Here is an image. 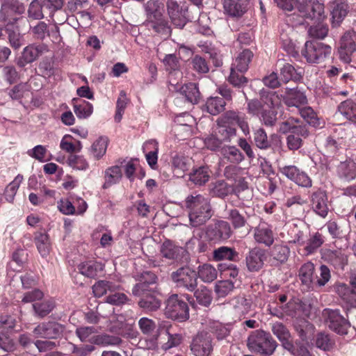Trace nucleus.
Wrapping results in <instances>:
<instances>
[{
    "label": "nucleus",
    "mask_w": 356,
    "mask_h": 356,
    "mask_svg": "<svg viewBox=\"0 0 356 356\" xmlns=\"http://www.w3.org/2000/svg\"><path fill=\"white\" fill-rule=\"evenodd\" d=\"M185 206L189 210V220L194 227L205 224L213 216L209 199L200 194H191L185 200Z\"/></svg>",
    "instance_id": "f257e3e1"
},
{
    "label": "nucleus",
    "mask_w": 356,
    "mask_h": 356,
    "mask_svg": "<svg viewBox=\"0 0 356 356\" xmlns=\"http://www.w3.org/2000/svg\"><path fill=\"white\" fill-rule=\"evenodd\" d=\"M247 346L252 353L270 356L275 352L277 343L269 332L256 330L248 336Z\"/></svg>",
    "instance_id": "f03ea898"
},
{
    "label": "nucleus",
    "mask_w": 356,
    "mask_h": 356,
    "mask_svg": "<svg viewBox=\"0 0 356 356\" xmlns=\"http://www.w3.org/2000/svg\"><path fill=\"white\" fill-rule=\"evenodd\" d=\"M142 284H136L132 289V294L140 298L138 305L147 312L157 311L161 305V300L157 297L156 289H147Z\"/></svg>",
    "instance_id": "7ed1b4c3"
},
{
    "label": "nucleus",
    "mask_w": 356,
    "mask_h": 356,
    "mask_svg": "<svg viewBox=\"0 0 356 356\" xmlns=\"http://www.w3.org/2000/svg\"><path fill=\"white\" fill-rule=\"evenodd\" d=\"M175 286L193 292L197 287V275L195 270L188 266H181L170 274Z\"/></svg>",
    "instance_id": "20e7f679"
},
{
    "label": "nucleus",
    "mask_w": 356,
    "mask_h": 356,
    "mask_svg": "<svg viewBox=\"0 0 356 356\" xmlns=\"http://www.w3.org/2000/svg\"><path fill=\"white\" fill-rule=\"evenodd\" d=\"M165 315L180 322L189 318V307L178 294L171 295L165 301Z\"/></svg>",
    "instance_id": "39448f33"
},
{
    "label": "nucleus",
    "mask_w": 356,
    "mask_h": 356,
    "mask_svg": "<svg viewBox=\"0 0 356 356\" xmlns=\"http://www.w3.org/2000/svg\"><path fill=\"white\" fill-rule=\"evenodd\" d=\"M331 53L332 47L330 45L316 40L307 41L302 51V55L311 63L323 62Z\"/></svg>",
    "instance_id": "423d86ee"
},
{
    "label": "nucleus",
    "mask_w": 356,
    "mask_h": 356,
    "mask_svg": "<svg viewBox=\"0 0 356 356\" xmlns=\"http://www.w3.org/2000/svg\"><path fill=\"white\" fill-rule=\"evenodd\" d=\"M214 341L211 334L207 331L198 332L190 342V351L194 356H209L213 350Z\"/></svg>",
    "instance_id": "0eeeda50"
},
{
    "label": "nucleus",
    "mask_w": 356,
    "mask_h": 356,
    "mask_svg": "<svg viewBox=\"0 0 356 356\" xmlns=\"http://www.w3.org/2000/svg\"><path fill=\"white\" fill-rule=\"evenodd\" d=\"M297 9L305 19L321 22L325 18L324 4L317 0H300Z\"/></svg>",
    "instance_id": "6e6552de"
},
{
    "label": "nucleus",
    "mask_w": 356,
    "mask_h": 356,
    "mask_svg": "<svg viewBox=\"0 0 356 356\" xmlns=\"http://www.w3.org/2000/svg\"><path fill=\"white\" fill-rule=\"evenodd\" d=\"M323 315L330 329L340 335L347 334L350 323L338 309H325Z\"/></svg>",
    "instance_id": "1a4fd4ad"
},
{
    "label": "nucleus",
    "mask_w": 356,
    "mask_h": 356,
    "mask_svg": "<svg viewBox=\"0 0 356 356\" xmlns=\"http://www.w3.org/2000/svg\"><path fill=\"white\" fill-rule=\"evenodd\" d=\"M166 7L171 23L176 28L183 29L188 21V6L186 3H178V2L175 0H168Z\"/></svg>",
    "instance_id": "9d476101"
},
{
    "label": "nucleus",
    "mask_w": 356,
    "mask_h": 356,
    "mask_svg": "<svg viewBox=\"0 0 356 356\" xmlns=\"http://www.w3.org/2000/svg\"><path fill=\"white\" fill-rule=\"evenodd\" d=\"M64 326L55 321L43 322L38 325L33 333L38 337L54 339L62 336Z\"/></svg>",
    "instance_id": "9b49d317"
},
{
    "label": "nucleus",
    "mask_w": 356,
    "mask_h": 356,
    "mask_svg": "<svg viewBox=\"0 0 356 356\" xmlns=\"http://www.w3.org/2000/svg\"><path fill=\"white\" fill-rule=\"evenodd\" d=\"M48 51V47L45 44H30L23 49L22 56L17 60V64L19 67H24L27 64L37 60L40 56Z\"/></svg>",
    "instance_id": "f8f14e48"
},
{
    "label": "nucleus",
    "mask_w": 356,
    "mask_h": 356,
    "mask_svg": "<svg viewBox=\"0 0 356 356\" xmlns=\"http://www.w3.org/2000/svg\"><path fill=\"white\" fill-rule=\"evenodd\" d=\"M266 251L259 247L249 250L245 257V264L249 272H258L261 270L266 260Z\"/></svg>",
    "instance_id": "ddd939ff"
},
{
    "label": "nucleus",
    "mask_w": 356,
    "mask_h": 356,
    "mask_svg": "<svg viewBox=\"0 0 356 356\" xmlns=\"http://www.w3.org/2000/svg\"><path fill=\"white\" fill-rule=\"evenodd\" d=\"M217 123H221L228 126L237 124L245 135L250 134V129L245 114L238 111H226L218 119Z\"/></svg>",
    "instance_id": "4468645a"
},
{
    "label": "nucleus",
    "mask_w": 356,
    "mask_h": 356,
    "mask_svg": "<svg viewBox=\"0 0 356 356\" xmlns=\"http://www.w3.org/2000/svg\"><path fill=\"white\" fill-rule=\"evenodd\" d=\"M254 239L256 243L265 247L271 246L275 241V234L271 225L260 223L254 229Z\"/></svg>",
    "instance_id": "2eb2a0df"
},
{
    "label": "nucleus",
    "mask_w": 356,
    "mask_h": 356,
    "mask_svg": "<svg viewBox=\"0 0 356 356\" xmlns=\"http://www.w3.org/2000/svg\"><path fill=\"white\" fill-rule=\"evenodd\" d=\"M354 36L353 33L347 32L341 39L340 47L339 48V58L341 60L347 63L350 62L351 55L356 50Z\"/></svg>",
    "instance_id": "dca6fc26"
},
{
    "label": "nucleus",
    "mask_w": 356,
    "mask_h": 356,
    "mask_svg": "<svg viewBox=\"0 0 356 356\" xmlns=\"http://www.w3.org/2000/svg\"><path fill=\"white\" fill-rule=\"evenodd\" d=\"M311 202L314 211L318 216L325 218L328 213L327 197L322 190H317L311 195Z\"/></svg>",
    "instance_id": "f3484780"
},
{
    "label": "nucleus",
    "mask_w": 356,
    "mask_h": 356,
    "mask_svg": "<svg viewBox=\"0 0 356 356\" xmlns=\"http://www.w3.org/2000/svg\"><path fill=\"white\" fill-rule=\"evenodd\" d=\"M145 25L149 30H152L164 39L168 38L171 35V27L163 15L156 17L155 19L146 20Z\"/></svg>",
    "instance_id": "a211bd4d"
},
{
    "label": "nucleus",
    "mask_w": 356,
    "mask_h": 356,
    "mask_svg": "<svg viewBox=\"0 0 356 356\" xmlns=\"http://www.w3.org/2000/svg\"><path fill=\"white\" fill-rule=\"evenodd\" d=\"M225 13L232 17H242L248 10V3L244 0H224Z\"/></svg>",
    "instance_id": "6ab92c4d"
},
{
    "label": "nucleus",
    "mask_w": 356,
    "mask_h": 356,
    "mask_svg": "<svg viewBox=\"0 0 356 356\" xmlns=\"http://www.w3.org/2000/svg\"><path fill=\"white\" fill-rule=\"evenodd\" d=\"M284 102L289 107L301 108L302 106L307 103L306 95L299 90L295 88H286Z\"/></svg>",
    "instance_id": "aec40b11"
},
{
    "label": "nucleus",
    "mask_w": 356,
    "mask_h": 356,
    "mask_svg": "<svg viewBox=\"0 0 356 356\" xmlns=\"http://www.w3.org/2000/svg\"><path fill=\"white\" fill-rule=\"evenodd\" d=\"M331 8L332 26H338L348 13V5L343 0H334L331 4Z\"/></svg>",
    "instance_id": "412c9836"
},
{
    "label": "nucleus",
    "mask_w": 356,
    "mask_h": 356,
    "mask_svg": "<svg viewBox=\"0 0 356 356\" xmlns=\"http://www.w3.org/2000/svg\"><path fill=\"white\" fill-rule=\"evenodd\" d=\"M232 234L231 225L227 221L219 220L215 224L209 234L212 239L225 241L229 238Z\"/></svg>",
    "instance_id": "4be33fe9"
},
{
    "label": "nucleus",
    "mask_w": 356,
    "mask_h": 356,
    "mask_svg": "<svg viewBox=\"0 0 356 356\" xmlns=\"http://www.w3.org/2000/svg\"><path fill=\"white\" fill-rule=\"evenodd\" d=\"M351 288L346 284L337 286V293L341 298L352 307H356V276L350 280Z\"/></svg>",
    "instance_id": "5701e85b"
},
{
    "label": "nucleus",
    "mask_w": 356,
    "mask_h": 356,
    "mask_svg": "<svg viewBox=\"0 0 356 356\" xmlns=\"http://www.w3.org/2000/svg\"><path fill=\"white\" fill-rule=\"evenodd\" d=\"M337 173L341 179L346 181L353 180L356 177V158L341 162L337 166Z\"/></svg>",
    "instance_id": "b1692460"
},
{
    "label": "nucleus",
    "mask_w": 356,
    "mask_h": 356,
    "mask_svg": "<svg viewBox=\"0 0 356 356\" xmlns=\"http://www.w3.org/2000/svg\"><path fill=\"white\" fill-rule=\"evenodd\" d=\"M233 185H229L224 180H218L209 185V193L213 197L225 198L233 193Z\"/></svg>",
    "instance_id": "393cba45"
},
{
    "label": "nucleus",
    "mask_w": 356,
    "mask_h": 356,
    "mask_svg": "<svg viewBox=\"0 0 356 356\" xmlns=\"http://www.w3.org/2000/svg\"><path fill=\"white\" fill-rule=\"evenodd\" d=\"M172 163L175 175L177 177H182L184 173L191 167L193 160L184 155H176L173 157Z\"/></svg>",
    "instance_id": "a878e982"
},
{
    "label": "nucleus",
    "mask_w": 356,
    "mask_h": 356,
    "mask_svg": "<svg viewBox=\"0 0 356 356\" xmlns=\"http://www.w3.org/2000/svg\"><path fill=\"white\" fill-rule=\"evenodd\" d=\"M253 57V53L249 49H244L236 58L232 63L231 68L237 70L241 73H244L248 69L249 64Z\"/></svg>",
    "instance_id": "bb28decb"
},
{
    "label": "nucleus",
    "mask_w": 356,
    "mask_h": 356,
    "mask_svg": "<svg viewBox=\"0 0 356 356\" xmlns=\"http://www.w3.org/2000/svg\"><path fill=\"white\" fill-rule=\"evenodd\" d=\"M227 219L230 222L234 229H238L248 225L249 216L241 213L236 209H231L227 211Z\"/></svg>",
    "instance_id": "cd10ccee"
},
{
    "label": "nucleus",
    "mask_w": 356,
    "mask_h": 356,
    "mask_svg": "<svg viewBox=\"0 0 356 356\" xmlns=\"http://www.w3.org/2000/svg\"><path fill=\"white\" fill-rule=\"evenodd\" d=\"M338 111L350 122L356 124V102L348 99L338 106Z\"/></svg>",
    "instance_id": "c85d7f7f"
},
{
    "label": "nucleus",
    "mask_w": 356,
    "mask_h": 356,
    "mask_svg": "<svg viewBox=\"0 0 356 356\" xmlns=\"http://www.w3.org/2000/svg\"><path fill=\"white\" fill-rule=\"evenodd\" d=\"M143 149L145 152V157L148 164L151 168H154L158 160V143L155 140H148L144 143Z\"/></svg>",
    "instance_id": "c756f323"
},
{
    "label": "nucleus",
    "mask_w": 356,
    "mask_h": 356,
    "mask_svg": "<svg viewBox=\"0 0 356 356\" xmlns=\"http://www.w3.org/2000/svg\"><path fill=\"white\" fill-rule=\"evenodd\" d=\"M78 268L82 275L93 278L97 276L98 272L103 270L104 266L99 262L87 261L80 264Z\"/></svg>",
    "instance_id": "7c9ffc66"
},
{
    "label": "nucleus",
    "mask_w": 356,
    "mask_h": 356,
    "mask_svg": "<svg viewBox=\"0 0 356 356\" xmlns=\"http://www.w3.org/2000/svg\"><path fill=\"white\" fill-rule=\"evenodd\" d=\"M325 260L335 268L343 269L347 264V257L340 250H330L325 254Z\"/></svg>",
    "instance_id": "2f4dec72"
},
{
    "label": "nucleus",
    "mask_w": 356,
    "mask_h": 356,
    "mask_svg": "<svg viewBox=\"0 0 356 356\" xmlns=\"http://www.w3.org/2000/svg\"><path fill=\"white\" fill-rule=\"evenodd\" d=\"M91 341L92 344L101 346H120L122 343L120 337L108 334L93 335L91 337Z\"/></svg>",
    "instance_id": "473e14b6"
},
{
    "label": "nucleus",
    "mask_w": 356,
    "mask_h": 356,
    "mask_svg": "<svg viewBox=\"0 0 356 356\" xmlns=\"http://www.w3.org/2000/svg\"><path fill=\"white\" fill-rule=\"evenodd\" d=\"M180 94L186 100L192 104H197L200 99V93L197 86L195 83H188L180 88Z\"/></svg>",
    "instance_id": "72a5a7b5"
},
{
    "label": "nucleus",
    "mask_w": 356,
    "mask_h": 356,
    "mask_svg": "<svg viewBox=\"0 0 356 356\" xmlns=\"http://www.w3.org/2000/svg\"><path fill=\"white\" fill-rule=\"evenodd\" d=\"M185 250L179 246L175 245L171 241L165 240L161 247L162 256L168 259H176L181 252Z\"/></svg>",
    "instance_id": "f704fd0d"
},
{
    "label": "nucleus",
    "mask_w": 356,
    "mask_h": 356,
    "mask_svg": "<svg viewBox=\"0 0 356 356\" xmlns=\"http://www.w3.org/2000/svg\"><path fill=\"white\" fill-rule=\"evenodd\" d=\"M122 176V171L118 165L107 168L104 173L105 182L102 186L103 188L106 189L112 185L117 184L121 179Z\"/></svg>",
    "instance_id": "c9c22d12"
},
{
    "label": "nucleus",
    "mask_w": 356,
    "mask_h": 356,
    "mask_svg": "<svg viewBox=\"0 0 356 356\" xmlns=\"http://www.w3.org/2000/svg\"><path fill=\"white\" fill-rule=\"evenodd\" d=\"M189 179L195 185L205 184L210 178V171L207 166H200L190 173Z\"/></svg>",
    "instance_id": "e433bc0d"
},
{
    "label": "nucleus",
    "mask_w": 356,
    "mask_h": 356,
    "mask_svg": "<svg viewBox=\"0 0 356 356\" xmlns=\"http://www.w3.org/2000/svg\"><path fill=\"white\" fill-rule=\"evenodd\" d=\"M220 153L225 159L234 163H239L244 160L243 154L235 146L223 145L220 149Z\"/></svg>",
    "instance_id": "4c0bfd02"
},
{
    "label": "nucleus",
    "mask_w": 356,
    "mask_h": 356,
    "mask_svg": "<svg viewBox=\"0 0 356 356\" xmlns=\"http://www.w3.org/2000/svg\"><path fill=\"white\" fill-rule=\"evenodd\" d=\"M290 249L284 244L275 245L270 251V255L278 264L285 263L289 257Z\"/></svg>",
    "instance_id": "58836bf2"
},
{
    "label": "nucleus",
    "mask_w": 356,
    "mask_h": 356,
    "mask_svg": "<svg viewBox=\"0 0 356 356\" xmlns=\"http://www.w3.org/2000/svg\"><path fill=\"white\" fill-rule=\"evenodd\" d=\"M147 19L152 20L163 15V6L158 0H149L145 5Z\"/></svg>",
    "instance_id": "ea45409f"
},
{
    "label": "nucleus",
    "mask_w": 356,
    "mask_h": 356,
    "mask_svg": "<svg viewBox=\"0 0 356 356\" xmlns=\"http://www.w3.org/2000/svg\"><path fill=\"white\" fill-rule=\"evenodd\" d=\"M35 243L37 249L43 257H47L51 250V242L49 235L45 233H38L35 236Z\"/></svg>",
    "instance_id": "a19ab883"
},
{
    "label": "nucleus",
    "mask_w": 356,
    "mask_h": 356,
    "mask_svg": "<svg viewBox=\"0 0 356 356\" xmlns=\"http://www.w3.org/2000/svg\"><path fill=\"white\" fill-rule=\"evenodd\" d=\"M314 270V265L310 261L304 264L299 270L298 276L300 280L308 288L311 286L313 282Z\"/></svg>",
    "instance_id": "79ce46f5"
},
{
    "label": "nucleus",
    "mask_w": 356,
    "mask_h": 356,
    "mask_svg": "<svg viewBox=\"0 0 356 356\" xmlns=\"http://www.w3.org/2000/svg\"><path fill=\"white\" fill-rule=\"evenodd\" d=\"M281 81L283 83H288L291 80L298 81L302 78L301 72L291 64L284 63L280 68Z\"/></svg>",
    "instance_id": "37998d69"
},
{
    "label": "nucleus",
    "mask_w": 356,
    "mask_h": 356,
    "mask_svg": "<svg viewBox=\"0 0 356 356\" xmlns=\"http://www.w3.org/2000/svg\"><path fill=\"white\" fill-rule=\"evenodd\" d=\"M260 100L264 104V108L274 109L280 102L276 92L268 91L264 89L259 92Z\"/></svg>",
    "instance_id": "c03bdc74"
},
{
    "label": "nucleus",
    "mask_w": 356,
    "mask_h": 356,
    "mask_svg": "<svg viewBox=\"0 0 356 356\" xmlns=\"http://www.w3.org/2000/svg\"><path fill=\"white\" fill-rule=\"evenodd\" d=\"M225 102L218 97H211L207 99L204 107L207 112L213 115H216L225 110Z\"/></svg>",
    "instance_id": "a18cd8bd"
},
{
    "label": "nucleus",
    "mask_w": 356,
    "mask_h": 356,
    "mask_svg": "<svg viewBox=\"0 0 356 356\" xmlns=\"http://www.w3.org/2000/svg\"><path fill=\"white\" fill-rule=\"evenodd\" d=\"M197 275L204 282H211L217 278L218 271L212 265L205 264L198 267Z\"/></svg>",
    "instance_id": "49530a36"
},
{
    "label": "nucleus",
    "mask_w": 356,
    "mask_h": 356,
    "mask_svg": "<svg viewBox=\"0 0 356 356\" xmlns=\"http://www.w3.org/2000/svg\"><path fill=\"white\" fill-rule=\"evenodd\" d=\"M238 256V253L234 248L227 246H221L215 249L213 252V258L215 261H221L227 259L229 261H234L235 257Z\"/></svg>",
    "instance_id": "de8ad7c7"
},
{
    "label": "nucleus",
    "mask_w": 356,
    "mask_h": 356,
    "mask_svg": "<svg viewBox=\"0 0 356 356\" xmlns=\"http://www.w3.org/2000/svg\"><path fill=\"white\" fill-rule=\"evenodd\" d=\"M215 133L223 143L230 142L236 136V130L232 126L218 123V127Z\"/></svg>",
    "instance_id": "09e8293b"
},
{
    "label": "nucleus",
    "mask_w": 356,
    "mask_h": 356,
    "mask_svg": "<svg viewBox=\"0 0 356 356\" xmlns=\"http://www.w3.org/2000/svg\"><path fill=\"white\" fill-rule=\"evenodd\" d=\"M193 292H194V297L200 305L204 307L210 305L212 301V293L207 287L200 286L199 288H196Z\"/></svg>",
    "instance_id": "8fccbe9b"
},
{
    "label": "nucleus",
    "mask_w": 356,
    "mask_h": 356,
    "mask_svg": "<svg viewBox=\"0 0 356 356\" xmlns=\"http://www.w3.org/2000/svg\"><path fill=\"white\" fill-rule=\"evenodd\" d=\"M251 305V302L244 297H237L233 300L235 313L240 317H245L250 312Z\"/></svg>",
    "instance_id": "3c124183"
},
{
    "label": "nucleus",
    "mask_w": 356,
    "mask_h": 356,
    "mask_svg": "<svg viewBox=\"0 0 356 356\" xmlns=\"http://www.w3.org/2000/svg\"><path fill=\"white\" fill-rule=\"evenodd\" d=\"M118 287L117 285L111 282L100 280L93 285L92 291L95 296L102 297L106 293L107 291H114Z\"/></svg>",
    "instance_id": "603ef678"
},
{
    "label": "nucleus",
    "mask_w": 356,
    "mask_h": 356,
    "mask_svg": "<svg viewBox=\"0 0 356 356\" xmlns=\"http://www.w3.org/2000/svg\"><path fill=\"white\" fill-rule=\"evenodd\" d=\"M107 145V138L104 137H100L93 143L90 148V153L95 159L98 160L105 154Z\"/></svg>",
    "instance_id": "864d4df0"
},
{
    "label": "nucleus",
    "mask_w": 356,
    "mask_h": 356,
    "mask_svg": "<svg viewBox=\"0 0 356 356\" xmlns=\"http://www.w3.org/2000/svg\"><path fill=\"white\" fill-rule=\"evenodd\" d=\"M55 305L52 300H45L33 304V309L35 315L40 318L47 316L54 308Z\"/></svg>",
    "instance_id": "5fc2aeb1"
},
{
    "label": "nucleus",
    "mask_w": 356,
    "mask_h": 356,
    "mask_svg": "<svg viewBox=\"0 0 356 356\" xmlns=\"http://www.w3.org/2000/svg\"><path fill=\"white\" fill-rule=\"evenodd\" d=\"M23 180V176L18 175L15 177L14 180L10 182L5 189L4 195L5 198L8 202H13L16 193L19 187L20 184Z\"/></svg>",
    "instance_id": "6e6d98bb"
},
{
    "label": "nucleus",
    "mask_w": 356,
    "mask_h": 356,
    "mask_svg": "<svg viewBox=\"0 0 356 356\" xmlns=\"http://www.w3.org/2000/svg\"><path fill=\"white\" fill-rule=\"evenodd\" d=\"M277 111L272 108H264L258 116L261 122L266 127H273L277 122Z\"/></svg>",
    "instance_id": "4d7b16f0"
},
{
    "label": "nucleus",
    "mask_w": 356,
    "mask_h": 356,
    "mask_svg": "<svg viewBox=\"0 0 356 356\" xmlns=\"http://www.w3.org/2000/svg\"><path fill=\"white\" fill-rule=\"evenodd\" d=\"M254 142L257 147L261 149H266L270 146L268 140L267 134L263 128H259L254 131L253 134Z\"/></svg>",
    "instance_id": "13d9d810"
},
{
    "label": "nucleus",
    "mask_w": 356,
    "mask_h": 356,
    "mask_svg": "<svg viewBox=\"0 0 356 356\" xmlns=\"http://www.w3.org/2000/svg\"><path fill=\"white\" fill-rule=\"evenodd\" d=\"M299 113L306 122L313 127H318L320 125L319 119L311 107H304L300 108Z\"/></svg>",
    "instance_id": "bf43d9fd"
},
{
    "label": "nucleus",
    "mask_w": 356,
    "mask_h": 356,
    "mask_svg": "<svg viewBox=\"0 0 356 356\" xmlns=\"http://www.w3.org/2000/svg\"><path fill=\"white\" fill-rule=\"evenodd\" d=\"M243 94L246 96L245 93ZM245 98L247 101V113L252 116L258 117L264 108V104L260 99L256 98L251 99H248L247 97Z\"/></svg>",
    "instance_id": "052dcab7"
},
{
    "label": "nucleus",
    "mask_w": 356,
    "mask_h": 356,
    "mask_svg": "<svg viewBox=\"0 0 356 356\" xmlns=\"http://www.w3.org/2000/svg\"><path fill=\"white\" fill-rule=\"evenodd\" d=\"M43 1L40 3L38 0H33L28 8V17L33 19H41L44 18L42 13Z\"/></svg>",
    "instance_id": "680f3d73"
},
{
    "label": "nucleus",
    "mask_w": 356,
    "mask_h": 356,
    "mask_svg": "<svg viewBox=\"0 0 356 356\" xmlns=\"http://www.w3.org/2000/svg\"><path fill=\"white\" fill-rule=\"evenodd\" d=\"M328 26L326 24H318L315 26H311L308 29V35L314 39L322 40L325 38L328 33Z\"/></svg>",
    "instance_id": "e2e57ef3"
},
{
    "label": "nucleus",
    "mask_w": 356,
    "mask_h": 356,
    "mask_svg": "<svg viewBox=\"0 0 356 356\" xmlns=\"http://www.w3.org/2000/svg\"><path fill=\"white\" fill-rule=\"evenodd\" d=\"M323 243L321 234L316 233L307 241L305 250L307 254L314 253Z\"/></svg>",
    "instance_id": "0e129e2a"
},
{
    "label": "nucleus",
    "mask_w": 356,
    "mask_h": 356,
    "mask_svg": "<svg viewBox=\"0 0 356 356\" xmlns=\"http://www.w3.org/2000/svg\"><path fill=\"white\" fill-rule=\"evenodd\" d=\"M229 82L236 88H243L244 87L248 80V79L243 74V73H241L240 72H238L237 70H234L233 68L230 69V74L228 78Z\"/></svg>",
    "instance_id": "69168bd1"
},
{
    "label": "nucleus",
    "mask_w": 356,
    "mask_h": 356,
    "mask_svg": "<svg viewBox=\"0 0 356 356\" xmlns=\"http://www.w3.org/2000/svg\"><path fill=\"white\" fill-rule=\"evenodd\" d=\"M28 91V84L26 83H20L8 90V95L13 100H21Z\"/></svg>",
    "instance_id": "338daca9"
},
{
    "label": "nucleus",
    "mask_w": 356,
    "mask_h": 356,
    "mask_svg": "<svg viewBox=\"0 0 356 356\" xmlns=\"http://www.w3.org/2000/svg\"><path fill=\"white\" fill-rule=\"evenodd\" d=\"M191 63L193 69L199 74H206L209 71L207 61L199 55H195L191 58Z\"/></svg>",
    "instance_id": "774afa93"
}]
</instances>
